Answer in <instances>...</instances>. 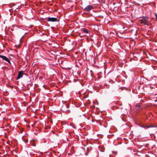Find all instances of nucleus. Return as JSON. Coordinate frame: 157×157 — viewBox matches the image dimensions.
<instances>
[{
  "mask_svg": "<svg viewBox=\"0 0 157 157\" xmlns=\"http://www.w3.org/2000/svg\"><path fill=\"white\" fill-rule=\"evenodd\" d=\"M149 18L146 16H143L142 19L140 20V21L141 24L148 25L149 24Z\"/></svg>",
  "mask_w": 157,
  "mask_h": 157,
  "instance_id": "nucleus-1",
  "label": "nucleus"
},
{
  "mask_svg": "<svg viewBox=\"0 0 157 157\" xmlns=\"http://www.w3.org/2000/svg\"><path fill=\"white\" fill-rule=\"evenodd\" d=\"M93 9V7L92 5H88L83 9V10L86 11L90 12Z\"/></svg>",
  "mask_w": 157,
  "mask_h": 157,
  "instance_id": "nucleus-2",
  "label": "nucleus"
},
{
  "mask_svg": "<svg viewBox=\"0 0 157 157\" xmlns=\"http://www.w3.org/2000/svg\"><path fill=\"white\" fill-rule=\"evenodd\" d=\"M0 57L2 59V60L5 61L11 64V63L10 59L7 57L2 55H0Z\"/></svg>",
  "mask_w": 157,
  "mask_h": 157,
  "instance_id": "nucleus-3",
  "label": "nucleus"
},
{
  "mask_svg": "<svg viewBox=\"0 0 157 157\" xmlns=\"http://www.w3.org/2000/svg\"><path fill=\"white\" fill-rule=\"evenodd\" d=\"M47 20V21H51V22H55L57 21V19L56 17H46V18L45 19Z\"/></svg>",
  "mask_w": 157,
  "mask_h": 157,
  "instance_id": "nucleus-4",
  "label": "nucleus"
},
{
  "mask_svg": "<svg viewBox=\"0 0 157 157\" xmlns=\"http://www.w3.org/2000/svg\"><path fill=\"white\" fill-rule=\"evenodd\" d=\"M23 71H20L18 73L17 76L16 78V80H18L23 77Z\"/></svg>",
  "mask_w": 157,
  "mask_h": 157,
  "instance_id": "nucleus-5",
  "label": "nucleus"
},
{
  "mask_svg": "<svg viewBox=\"0 0 157 157\" xmlns=\"http://www.w3.org/2000/svg\"><path fill=\"white\" fill-rule=\"evenodd\" d=\"M25 83L28 86L31 85L32 83V82H31V80L29 77H27L25 81Z\"/></svg>",
  "mask_w": 157,
  "mask_h": 157,
  "instance_id": "nucleus-6",
  "label": "nucleus"
},
{
  "mask_svg": "<svg viewBox=\"0 0 157 157\" xmlns=\"http://www.w3.org/2000/svg\"><path fill=\"white\" fill-rule=\"evenodd\" d=\"M81 31L86 34H89L90 31L85 28H82L81 29Z\"/></svg>",
  "mask_w": 157,
  "mask_h": 157,
  "instance_id": "nucleus-7",
  "label": "nucleus"
},
{
  "mask_svg": "<svg viewBox=\"0 0 157 157\" xmlns=\"http://www.w3.org/2000/svg\"><path fill=\"white\" fill-rule=\"evenodd\" d=\"M140 126L142 128H150L155 127H156V126L152 125H149V126L140 125Z\"/></svg>",
  "mask_w": 157,
  "mask_h": 157,
  "instance_id": "nucleus-8",
  "label": "nucleus"
},
{
  "mask_svg": "<svg viewBox=\"0 0 157 157\" xmlns=\"http://www.w3.org/2000/svg\"><path fill=\"white\" fill-rule=\"evenodd\" d=\"M82 117L83 118H85V116H84V114H82V115H79V117Z\"/></svg>",
  "mask_w": 157,
  "mask_h": 157,
  "instance_id": "nucleus-9",
  "label": "nucleus"
},
{
  "mask_svg": "<svg viewBox=\"0 0 157 157\" xmlns=\"http://www.w3.org/2000/svg\"><path fill=\"white\" fill-rule=\"evenodd\" d=\"M30 155H34V154L33 152H31L30 153Z\"/></svg>",
  "mask_w": 157,
  "mask_h": 157,
  "instance_id": "nucleus-10",
  "label": "nucleus"
},
{
  "mask_svg": "<svg viewBox=\"0 0 157 157\" xmlns=\"http://www.w3.org/2000/svg\"><path fill=\"white\" fill-rule=\"evenodd\" d=\"M63 108H62V110L63 111V112H68V111H69V110H67L66 111H64V110H63Z\"/></svg>",
  "mask_w": 157,
  "mask_h": 157,
  "instance_id": "nucleus-11",
  "label": "nucleus"
},
{
  "mask_svg": "<svg viewBox=\"0 0 157 157\" xmlns=\"http://www.w3.org/2000/svg\"><path fill=\"white\" fill-rule=\"evenodd\" d=\"M136 107L137 108H139L140 107V105L137 104L136 106Z\"/></svg>",
  "mask_w": 157,
  "mask_h": 157,
  "instance_id": "nucleus-12",
  "label": "nucleus"
},
{
  "mask_svg": "<svg viewBox=\"0 0 157 157\" xmlns=\"http://www.w3.org/2000/svg\"><path fill=\"white\" fill-rule=\"evenodd\" d=\"M23 141L25 142H26L28 141V140H23Z\"/></svg>",
  "mask_w": 157,
  "mask_h": 157,
  "instance_id": "nucleus-13",
  "label": "nucleus"
},
{
  "mask_svg": "<svg viewBox=\"0 0 157 157\" xmlns=\"http://www.w3.org/2000/svg\"><path fill=\"white\" fill-rule=\"evenodd\" d=\"M25 75L26 76H27V74H26V73H24L23 72V75Z\"/></svg>",
  "mask_w": 157,
  "mask_h": 157,
  "instance_id": "nucleus-14",
  "label": "nucleus"
},
{
  "mask_svg": "<svg viewBox=\"0 0 157 157\" xmlns=\"http://www.w3.org/2000/svg\"><path fill=\"white\" fill-rule=\"evenodd\" d=\"M88 152H86V153H85V155H88Z\"/></svg>",
  "mask_w": 157,
  "mask_h": 157,
  "instance_id": "nucleus-15",
  "label": "nucleus"
},
{
  "mask_svg": "<svg viewBox=\"0 0 157 157\" xmlns=\"http://www.w3.org/2000/svg\"><path fill=\"white\" fill-rule=\"evenodd\" d=\"M112 152L113 153H115V154H116L117 153V152H115V151H113Z\"/></svg>",
  "mask_w": 157,
  "mask_h": 157,
  "instance_id": "nucleus-16",
  "label": "nucleus"
},
{
  "mask_svg": "<svg viewBox=\"0 0 157 157\" xmlns=\"http://www.w3.org/2000/svg\"><path fill=\"white\" fill-rule=\"evenodd\" d=\"M33 146H34V147H35V146H36L35 145V144H33Z\"/></svg>",
  "mask_w": 157,
  "mask_h": 157,
  "instance_id": "nucleus-17",
  "label": "nucleus"
},
{
  "mask_svg": "<svg viewBox=\"0 0 157 157\" xmlns=\"http://www.w3.org/2000/svg\"><path fill=\"white\" fill-rule=\"evenodd\" d=\"M155 95L157 96V94H155ZM156 98H157V96L156 97Z\"/></svg>",
  "mask_w": 157,
  "mask_h": 157,
  "instance_id": "nucleus-18",
  "label": "nucleus"
},
{
  "mask_svg": "<svg viewBox=\"0 0 157 157\" xmlns=\"http://www.w3.org/2000/svg\"><path fill=\"white\" fill-rule=\"evenodd\" d=\"M21 29H22V30H24V29H23V28H21Z\"/></svg>",
  "mask_w": 157,
  "mask_h": 157,
  "instance_id": "nucleus-19",
  "label": "nucleus"
},
{
  "mask_svg": "<svg viewBox=\"0 0 157 157\" xmlns=\"http://www.w3.org/2000/svg\"><path fill=\"white\" fill-rule=\"evenodd\" d=\"M150 88H153V87H151V86H150Z\"/></svg>",
  "mask_w": 157,
  "mask_h": 157,
  "instance_id": "nucleus-20",
  "label": "nucleus"
},
{
  "mask_svg": "<svg viewBox=\"0 0 157 157\" xmlns=\"http://www.w3.org/2000/svg\"><path fill=\"white\" fill-rule=\"evenodd\" d=\"M155 101H157V100H155Z\"/></svg>",
  "mask_w": 157,
  "mask_h": 157,
  "instance_id": "nucleus-21",
  "label": "nucleus"
},
{
  "mask_svg": "<svg viewBox=\"0 0 157 157\" xmlns=\"http://www.w3.org/2000/svg\"><path fill=\"white\" fill-rule=\"evenodd\" d=\"M112 3V1H110V3Z\"/></svg>",
  "mask_w": 157,
  "mask_h": 157,
  "instance_id": "nucleus-22",
  "label": "nucleus"
},
{
  "mask_svg": "<svg viewBox=\"0 0 157 157\" xmlns=\"http://www.w3.org/2000/svg\"><path fill=\"white\" fill-rule=\"evenodd\" d=\"M100 125H101V123L100 124Z\"/></svg>",
  "mask_w": 157,
  "mask_h": 157,
  "instance_id": "nucleus-23",
  "label": "nucleus"
},
{
  "mask_svg": "<svg viewBox=\"0 0 157 157\" xmlns=\"http://www.w3.org/2000/svg\"><path fill=\"white\" fill-rule=\"evenodd\" d=\"M122 107H121V109H122Z\"/></svg>",
  "mask_w": 157,
  "mask_h": 157,
  "instance_id": "nucleus-24",
  "label": "nucleus"
}]
</instances>
